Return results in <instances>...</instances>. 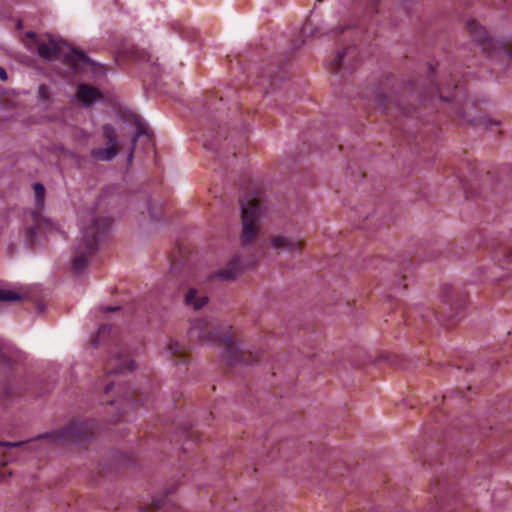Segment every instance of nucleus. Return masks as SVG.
I'll return each mask as SVG.
<instances>
[{"label":"nucleus","mask_w":512,"mask_h":512,"mask_svg":"<svg viewBox=\"0 0 512 512\" xmlns=\"http://www.w3.org/2000/svg\"><path fill=\"white\" fill-rule=\"evenodd\" d=\"M118 153V146L106 144L105 148H96L91 151V156L99 161H111Z\"/></svg>","instance_id":"nucleus-11"},{"label":"nucleus","mask_w":512,"mask_h":512,"mask_svg":"<svg viewBox=\"0 0 512 512\" xmlns=\"http://www.w3.org/2000/svg\"><path fill=\"white\" fill-rule=\"evenodd\" d=\"M144 134H145V135L147 134V130H146V128H145L144 126H142V125H139V127H138V129H137V131H136V133H135V135L133 136V139H132V145H133V147L135 146L137 139H138L141 135H144Z\"/></svg>","instance_id":"nucleus-20"},{"label":"nucleus","mask_w":512,"mask_h":512,"mask_svg":"<svg viewBox=\"0 0 512 512\" xmlns=\"http://www.w3.org/2000/svg\"><path fill=\"white\" fill-rule=\"evenodd\" d=\"M208 301V298L205 295H198V291L194 288L188 290L185 295V303L186 305L192 307L193 309L202 308Z\"/></svg>","instance_id":"nucleus-12"},{"label":"nucleus","mask_w":512,"mask_h":512,"mask_svg":"<svg viewBox=\"0 0 512 512\" xmlns=\"http://www.w3.org/2000/svg\"><path fill=\"white\" fill-rule=\"evenodd\" d=\"M132 158H133V151H131V152H130V154H129V156H128V159H129V160H132Z\"/></svg>","instance_id":"nucleus-29"},{"label":"nucleus","mask_w":512,"mask_h":512,"mask_svg":"<svg viewBox=\"0 0 512 512\" xmlns=\"http://www.w3.org/2000/svg\"><path fill=\"white\" fill-rule=\"evenodd\" d=\"M450 87L451 85L448 84L446 88H439V97L445 101H449L450 100V97L448 95H446V91H449L450 90Z\"/></svg>","instance_id":"nucleus-23"},{"label":"nucleus","mask_w":512,"mask_h":512,"mask_svg":"<svg viewBox=\"0 0 512 512\" xmlns=\"http://www.w3.org/2000/svg\"><path fill=\"white\" fill-rule=\"evenodd\" d=\"M81 236L75 248L72 269L80 273L87 266L88 258L111 226L110 218L103 216L96 208L81 210L78 215Z\"/></svg>","instance_id":"nucleus-1"},{"label":"nucleus","mask_w":512,"mask_h":512,"mask_svg":"<svg viewBox=\"0 0 512 512\" xmlns=\"http://www.w3.org/2000/svg\"><path fill=\"white\" fill-rule=\"evenodd\" d=\"M77 98L85 106H90L103 98V95L97 89L86 85L80 84L77 89Z\"/></svg>","instance_id":"nucleus-9"},{"label":"nucleus","mask_w":512,"mask_h":512,"mask_svg":"<svg viewBox=\"0 0 512 512\" xmlns=\"http://www.w3.org/2000/svg\"><path fill=\"white\" fill-rule=\"evenodd\" d=\"M190 334L201 341H223L224 349L221 356L229 364H234L242 359L243 352L240 346L230 336L220 335L213 322L204 319L195 320L190 328Z\"/></svg>","instance_id":"nucleus-3"},{"label":"nucleus","mask_w":512,"mask_h":512,"mask_svg":"<svg viewBox=\"0 0 512 512\" xmlns=\"http://www.w3.org/2000/svg\"><path fill=\"white\" fill-rule=\"evenodd\" d=\"M113 389V383L111 382H105L104 383V390H105V393L109 394Z\"/></svg>","instance_id":"nucleus-24"},{"label":"nucleus","mask_w":512,"mask_h":512,"mask_svg":"<svg viewBox=\"0 0 512 512\" xmlns=\"http://www.w3.org/2000/svg\"><path fill=\"white\" fill-rule=\"evenodd\" d=\"M34 193H35V200L37 203V206L39 208H42L45 201V188L40 183H35L33 185Z\"/></svg>","instance_id":"nucleus-14"},{"label":"nucleus","mask_w":512,"mask_h":512,"mask_svg":"<svg viewBox=\"0 0 512 512\" xmlns=\"http://www.w3.org/2000/svg\"><path fill=\"white\" fill-rule=\"evenodd\" d=\"M8 79L7 72L4 68L0 67V80L6 81Z\"/></svg>","instance_id":"nucleus-25"},{"label":"nucleus","mask_w":512,"mask_h":512,"mask_svg":"<svg viewBox=\"0 0 512 512\" xmlns=\"http://www.w3.org/2000/svg\"><path fill=\"white\" fill-rule=\"evenodd\" d=\"M117 372H118V368L115 370H111L108 374H106V377H109V374L117 373Z\"/></svg>","instance_id":"nucleus-28"},{"label":"nucleus","mask_w":512,"mask_h":512,"mask_svg":"<svg viewBox=\"0 0 512 512\" xmlns=\"http://www.w3.org/2000/svg\"><path fill=\"white\" fill-rule=\"evenodd\" d=\"M21 298L22 295L14 290L0 288V301L12 302L20 300Z\"/></svg>","instance_id":"nucleus-13"},{"label":"nucleus","mask_w":512,"mask_h":512,"mask_svg":"<svg viewBox=\"0 0 512 512\" xmlns=\"http://www.w3.org/2000/svg\"><path fill=\"white\" fill-rule=\"evenodd\" d=\"M242 232L240 235L243 246L253 243L256 239L261 220L266 216V209L259 199L241 202Z\"/></svg>","instance_id":"nucleus-5"},{"label":"nucleus","mask_w":512,"mask_h":512,"mask_svg":"<svg viewBox=\"0 0 512 512\" xmlns=\"http://www.w3.org/2000/svg\"><path fill=\"white\" fill-rule=\"evenodd\" d=\"M89 424L83 420H74L69 423L65 428L48 433L38 437L37 439L29 442H0L2 448H16L23 446L27 451H33L39 446L48 442L69 441L81 442L84 440V435L88 432Z\"/></svg>","instance_id":"nucleus-2"},{"label":"nucleus","mask_w":512,"mask_h":512,"mask_svg":"<svg viewBox=\"0 0 512 512\" xmlns=\"http://www.w3.org/2000/svg\"><path fill=\"white\" fill-rule=\"evenodd\" d=\"M344 54L345 53H342V52H338L334 61H333V65L335 66L334 67V70L336 71L338 66L341 65V63L343 62V59H344Z\"/></svg>","instance_id":"nucleus-22"},{"label":"nucleus","mask_w":512,"mask_h":512,"mask_svg":"<svg viewBox=\"0 0 512 512\" xmlns=\"http://www.w3.org/2000/svg\"><path fill=\"white\" fill-rule=\"evenodd\" d=\"M116 363L118 372L131 371L134 368V362L128 357L125 359L119 357L116 359Z\"/></svg>","instance_id":"nucleus-17"},{"label":"nucleus","mask_w":512,"mask_h":512,"mask_svg":"<svg viewBox=\"0 0 512 512\" xmlns=\"http://www.w3.org/2000/svg\"><path fill=\"white\" fill-rule=\"evenodd\" d=\"M316 32H317V28H312L311 24H306L302 28V33L305 36H314V35H316Z\"/></svg>","instance_id":"nucleus-21"},{"label":"nucleus","mask_w":512,"mask_h":512,"mask_svg":"<svg viewBox=\"0 0 512 512\" xmlns=\"http://www.w3.org/2000/svg\"><path fill=\"white\" fill-rule=\"evenodd\" d=\"M470 31L477 42L482 46V49L487 51L489 56L493 59L500 58L502 55L511 56V53L506 48L499 46L495 43L486 33V31L478 26L475 21L469 24Z\"/></svg>","instance_id":"nucleus-6"},{"label":"nucleus","mask_w":512,"mask_h":512,"mask_svg":"<svg viewBox=\"0 0 512 512\" xmlns=\"http://www.w3.org/2000/svg\"><path fill=\"white\" fill-rule=\"evenodd\" d=\"M31 217L35 225L29 229L30 234H36L37 230L52 231L55 229L53 221L45 216H42L40 212L33 211Z\"/></svg>","instance_id":"nucleus-10"},{"label":"nucleus","mask_w":512,"mask_h":512,"mask_svg":"<svg viewBox=\"0 0 512 512\" xmlns=\"http://www.w3.org/2000/svg\"><path fill=\"white\" fill-rule=\"evenodd\" d=\"M116 309H117V307H112V306H106V307H103V308H102V310H103L104 312L114 311V310H116Z\"/></svg>","instance_id":"nucleus-27"},{"label":"nucleus","mask_w":512,"mask_h":512,"mask_svg":"<svg viewBox=\"0 0 512 512\" xmlns=\"http://www.w3.org/2000/svg\"><path fill=\"white\" fill-rule=\"evenodd\" d=\"M270 246L278 252L295 255L300 253L302 243L299 238L290 235L277 234L270 237Z\"/></svg>","instance_id":"nucleus-7"},{"label":"nucleus","mask_w":512,"mask_h":512,"mask_svg":"<svg viewBox=\"0 0 512 512\" xmlns=\"http://www.w3.org/2000/svg\"><path fill=\"white\" fill-rule=\"evenodd\" d=\"M103 133H104V136L107 139V143L106 144H110V145H113V146H118V142H117V138H116V133H115L114 128L111 125H104L103 126Z\"/></svg>","instance_id":"nucleus-15"},{"label":"nucleus","mask_w":512,"mask_h":512,"mask_svg":"<svg viewBox=\"0 0 512 512\" xmlns=\"http://www.w3.org/2000/svg\"><path fill=\"white\" fill-rule=\"evenodd\" d=\"M244 269L239 256L233 257L222 269H219L214 277L224 281L234 280Z\"/></svg>","instance_id":"nucleus-8"},{"label":"nucleus","mask_w":512,"mask_h":512,"mask_svg":"<svg viewBox=\"0 0 512 512\" xmlns=\"http://www.w3.org/2000/svg\"><path fill=\"white\" fill-rule=\"evenodd\" d=\"M110 330H111V327L108 326V325H101L98 329V334H97V338L93 340L92 344L94 346L97 345L98 343V338L102 337V336H105L107 334L110 333Z\"/></svg>","instance_id":"nucleus-19"},{"label":"nucleus","mask_w":512,"mask_h":512,"mask_svg":"<svg viewBox=\"0 0 512 512\" xmlns=\"http://www.w3.org/2000/svg\"><path fill=\"white\" fill-rule=\"evenodd\" d=\"M37 52L45 60L52 61L66 57L67 61L75 69H82L89 65V59L82 52L72 50L62 40H57L49 36L47 40L37 44Z\"/></svg>","instance_id":"nucleus-4"},{"label":"nucleus","mask_w":512,"mask_h":512,"mask_svg":"<svg viewBox=\"0 0 512 512\" xmlns=\"http://www.w3.org/2000/svg\"><path fill=\"white\" fill-rule=\"evenodd\" d=\"M148 210H149V214H150V216H151L153 219L157 218V217H158V215L160 214V211H156V212H154V211L152 210V208H151V207H149V208H148Z\"/></svg>","instance_id":"nucleus-26"},{"label":"nucleus","mask_w":512,"mask_h":512,"mask_svg":"<svg viewBox=\"0 0 512 512\" xmlns=\"http://www.w3.org/2000/svg\"><path fill=\"white\" fill-rule=\"evenodd\" d=\"M166 351L170 354H176L181 351V345L174 340H169L166 346Z\"/></svg>","instance_id":"nucleus-18"},{"label":"nucleus","mask_w":512,"mask_h":512,"mask_svg":"<svg viewBox=\"0 0 512 512\" xmlns=\"http://www.w3.org/2000/svg\"><path fill=\"white\" fill-rule=\"evenodd\" d=\"M50 90L46 85H40L37 91V100L39 103L46 105L50 100Z\"/></svg>","instance_id":"nucleus-16"}]
</instances>
